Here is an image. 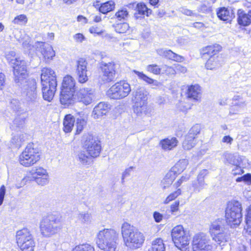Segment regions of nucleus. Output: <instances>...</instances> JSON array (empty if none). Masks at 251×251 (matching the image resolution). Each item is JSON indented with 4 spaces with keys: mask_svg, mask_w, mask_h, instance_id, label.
Instances as JSON below:
<instances>
[{
    "mask_svg": "<svg viewBox=\"0 0 251 251\" xmlns=\"http://www.w3.org/2000/svg\"><path fill=\"white\" fill-rule=\"evenodd\" d=\"M121 234L125 245L131 250L142 247L145 239L142 232L127 222H124L122 226Z\"/></svg>",
    "mask_w": 251,
    "mask_h": 251,
    "instance_id": "f257e3e1",
    "label": "nucleus"
},
{
    "mask_svg": "<svg viewBox=\"0 0 251 251\" xmlns=\"http://www.w3.org/2000/svg\"><path fill=\"white\" fill-rule=\"evenodd\" d=\"M82 148L87 154L80 152L78 155L79 161L83 164H87L88 159H94L100 155L101 146L100 140L92 133H86L83 136Z\"/></svg>",
    "mask_w": 251,
    "mask_h": 251,
    "instance_id": "f03ea898",
    "label": "nucleus"
},
{
    "mask_svg": "<svg viewBox=\"0 0 251 251\" xmlns=\"http://www.w3.org/2000/svg\"><path fill=\"white\" fill-rule=\"evenodd\" d=\"M41 83L42 92L44 100L51 101L56 91L57 77L55 72L50 68H44L41 70Z\"/></svg>",
    "mask_w": 251,
    "mask_h": 251,
    "instance_id": "7ed1b4c3",
    "label": "nucleus"
},
{
    "mask_svg": "<svg viewBox=\"0 0 251 251\" xmlns=\"http://www.w3.org/2000/svg\"><path fill=\"white\" fill-rule=\"evenodd\" d=\"M76 83L70 75H65L62 80L59 94V101L64 108H68L75 102Z\"/></svg>",
    "mask_w": 251,
    "mask_h": 251,
    "instance_id": "20e7f679",
    "label": "nucleus"
},
{
    "mask_svg": "<svg viewBox=\"0 0 251 251\" xmlns=\"http://www.w3.org/2000/svg\"><path fill=\"white\" fill-rule=\"evenodd\" d=\"M243 208L241 203L237 200H232L227 202L225 209V219L231 227L239 226L242 221Z\"/></svg>",
    "mask_w": 251,
    "mask_h": 251,
    "instance_id": "39448f33",
    "label": "nucleus"
},
{
    "mask_svg": "<svg viewBox=\"0 0 251 251\" xmlns=\"http://www.w3.org/2000/svg\"><path fill=\"white\" fill-rule=\"evenodd\" d=\"M118 233L113 229L104 228L97 235V247L103 251H115Z\"/></svg>",
    "mask_w": 251,
    "mask_h": 251,
    "instance_id": "423d86ee",
    "label": "nucleus"
},
{
    "mask_svg": "<svg viewBox=\"0 0 251 251\" xmlns=\"http://www.w3.org/2000/svg\"><path fill=\"white\" fill-rule=\"evenodd\" d=\"M40 230L45 237H50L60 232L63 228L61 216L49 214L44 217L40 223Z\"/></svg>",
    "mask_w": 251,
    "mask_h": 251,
    "instance_id": "0eeeda50",
    "label": "nucleus"
},
{
    "mask_svg": "<svg viewBox=\"0 0 251 251\" xmlns=\"http://www.w3.org/2000/svg\"><path fill=\"white\" fill-rule=\"evenodd\" d=\"M42 152L33 143L28 144L20 153L18 157L19 163L25 168L30 167L41 159Z\"/></svg>",
    "mask_w": 251,
    "mask_h": 251,
    "instance_id": "6e6552de",
    "label": "nucleus"
},
{
    "mask_svg": "<svg viewBox=\"0 0 251 251\" xmlns=\"http://www.w3.org/2000/svg\"><path fill=\"white\" fill-rule=\"evenodd\" d=\"M16 244L21 251H34L35 242L31 232L26 228L17 231Z\"/></svg>",
    "mask_w": 251,
    "mask_h": 251,
    "instance_id": "1a4fd4ad",
    "label": "nucleus"
},
{
    "mask_svg": "<svg viewBox=\"0 0 251 251\" xmlns=\"http://www.w3.org/2000/svg\"><path fill=\"white\" fill-rule=\"evenodd\" d=\"M131 91L130 84L126 80H120L108 89L106 95L110 99L118 100L126 97Z\"/></svg>",
    "mask_w": 251,
    "mask_h": 251,
    "instance_id": "9d476101",
    "label": "nucleus"
},
{
    "mask_svg": "<svg viewBox=\"0 0 251 251\" xmlns=\"http://www.w3.org/2000/svg\"><path fill=\"white\" fill-rule=\"evenodd\" d=\"M172 240L175 246L179 250L186 248L190 243L189 233L181 225H176L171 232Z\"/></svg>",
    "mask_w": 251,
    "mask_h": 251,
    "instance_id": "9b49d317",
    "label": "nucleus"
},
{
    "mask_svg": "<svg viewBox=\"0 0 251 251\" xmlns=\"http://www.w3.org/2000/svg\"><path fill=\"white\" fill-rule=\"evenodd\" d=\"M133 109L137 115L147 114L151 112L150 108L148 106V95L147 92L141 89H138L134 97Z\"/></svg>",
    "mask_w": 251,
    "mask_h": 251,
    "instance_id": "f8f14e48",
    "label": "nucleus"
},
{
    "mask_svg": "<svg viewBox=\"0 0 251 251\" xmlns=\"http://www.w3.org/2000/svg\"><path fill=\"white\" fill-rule=\"evenodd\" d=\"M221 221L217 220L212 223L209 229V234L213 241L220 245H224L228 240V236L222 229Z\"/></svg>",
    "mask_w": 251,
    "mask_h": 251,
    "instance_id": "ddd939ff",
    "label": "nucleus"
},
{
    "mask_svg": "<svg viewBox=\"0 0 251 251\" xmlns=\"http://www.w3.org/2000/svg\"><path fill=\"white\" fill-rule=\"evenodd\" d=\"M117 64L114 61L108 63L102 62L100 69L102 74V79L104 82H111L116 78L117 74Z\"/></svg>",
    "mask_w": 251,
    "mask_h": 251,
    "instance_id": "4468645a",
    "label": "nucleus"
},
{
    "mask_svg": "<svg viewBox=\"0 0 251 251\" xmlns=\"http://www.w3.org/2000/svg\"><path fill=\"white\" fill-rule=\"evenodd\" d=\"M193 251H214L212 245L209 244L205 235L202 233L195 235L192 242Z\"/></svg>",
    "mask_w": 251,
    "mask_h": 251,
    "instance_id": "2eb2a0df",
    "label": "nucleus"
},
{
    "mask_svg": "<svg viewBox=\"0 0 251 251\" xmlns=\"http://www.w3.org/2000/svg\"><path fill=\"white\" fill-rule=\"evenodd\" d=\"M12 68L15 81H19L28 76L26 63L24 60L16 58Z\"/></svg>",
    "mask_w": 251,
    "mask_h": 251,
    "instance_id": "dca6fc26",
    "label": "nucleus"
},
{
    "mask_svg": "<svg viewBox=\"0 0 251 251\" xmlns=\"http://www.w3.org/2000/svg\"><path fill=\"white\" fill-rule=\"evenodd\" d=\"M200 133V129L198 126H192L185 136L182 142V147L184 150H190L194 148L198 143V136Z\"/></svg>",
    "mask_w": 251,
    "mask_h": 251,
    "instance_id": "f3484780",
    "label": "nucleus"
},
{
    "mask_svg": "<svg viewBox=\"0 0 251 251\" xmlns=\"http://www.w3.org/2000/svg\"><path fill=\"white\" fill-rule=\"evenodd\" d=\"M87 66L88 62L85 58L80 57L76 61L75 73L78 82L80 84L85 83L88 81Z\"/></svg>",
    "mask_w": 251,
    "mask_h": 251,
    "instance_id": "a211bd4d",
    "label": "nucleus"
},
{
    "mask_svg": "<svg viewBox=\"0 0 251 251\" xmlns=\"http://www.w3.org/2000/svg\"><path fill=\"white\" fill-rule=\"evenodd\" d=\"M223 47L217 43L203 47L200 50V55L201 59L206 60L208 57L218 56L222 51Z\"/></svg>",
    "mask_w": 251,
    "mask_h": 251,
    "instance_id": "6ab92c4d",
    "label": "nucleus"
},
{
    "mask_svg": "<svg viewBox=\"0 0 251 251\" xmlns=\"http://www.w3.org/2000/svg\"><path fill=\"white\" fill-rule=\"evenodd\" d=\"M75 100L88 105L92 103L94 97V92L91 88L84 87L80 88L75 94Z\"/></svg>",
    "mask_w": 251,
    "mask_h": 251,
    "instance_id": "aec40b11",
    "label": "nucleus"
},
{
    "mask_svg": "<svg viewBox=\"0 0 251 251\" xmlns=\"http://www.w3.org/2000/svg\"><path fill=\"white\" fill-rule=\"evenodd\" d=\"M133 18L135 20L140 21L146 17H149L153 14L151 9L144 2H138L135 6Z\"/></svg>",
    "mask_w": 251,
    "mask_h": 251,
    "instance_id": "412c9836",
    "label": "nucleus"
},
{
    "mask_svg": "<svg viewBox=\"0 0 251 251\" xmlns=\"http://www.w3.org/2000/svg\"><path fill=\"white\" fill-rule=\"evenodd\" d=\"M32 179L38 185H45L49 182V175L47 170L42 167H36L34 171L30 172Z\"/></svg>",
    "mask_w": 251,
    "mask_h": 251,
    "instance_id": "4be33fe9",
    "label": "nucleus"
},
{
    "mask_svg": "<svg viewBox=\"0 0 251 251\" xmlns=\"http://www.w3.org/2000/svg\"><path fill=\"white\" fill-rule=\"evenodd\" d=\"M180 168V164L177 163L165 175L161 181L164 189L170 185L175 180L177 175L183 171V169H179Z\"/></svg>",
    "mask_w": 251,
    "mask_h": 251,
    "instance_id": "5701e85b",
    "label": "nucleus"
},
{
    "mask_svg": "<svg viewBox=\"0 0 251 251\" xmlns=\"http://www.w3.org/2000/svg\"><path fill=\"white\" fill-rule=\"evenodd\" d=\"M185 95L186 98L195 102H199L201 100V88L198 84L187 85L185 87Z\"/></svg>",
    "mask_w": 251,
    "mask_h": 251,
    "instance_id": "b1692460",
    "label": "nucleus"
},
{
    "mask_svg": "<svg viewBox=\"0 0 251 251\" xmlns=\"http://www.w3.org/2000/svg\"><path fill=\"white\" fill-rule=\"evenodd\" d=\"M100 2L99 0H96L93 2V5L101 14H107L114 11L115 8V2L112 0H107L101 3Z\"/></svg>",
    "mask_w": 251,
    "mask_h": 251,
    "instance_id": "393cba45",
    "label": "nucleus"
},
{
    "mask_svg": "<svg viewBox=\"0 0 251 251\" xmlns=\"http://www.w3.org/2000/svg\"><path fill=\"white\" fill-rule=\"evenodd\" d=\"M79 117L76 119L75 134H80L86 127L88 121V115L79 111L76 113Z\"/></svg>",
    "mask_w": 251,
    "mask_h": 251,
    "instance_id": "a878e982",
    "label": "nucleus"
},
{
    "mask_svg": "<svg viewBox=\"0 0 251 251\" xmlns=\"http://www.w3.org/2000/svg\"><path fill=\"white\" fill-rule=\"evenodd\" d=\"M40 46V52L43 56V59L48 61L53 59L55 55L52 47L49 44L41 42Z\"/></svg>",
    "mask_w": 251,
    "mask_h": 251,
    "instance_id": "bb28decb",
    "label": "nucleus"
},
{
    "mask_svg": "<svg viewBox=\"0 0 251 251\" xmlns=\"http://www.w3.org/2000/svg\"><path fill=\"white\" fill-rule=\"evenodd\" d=\"M178 144V141L176 137H167L160 141L159 145L162 149L165 151H171L175 148Z\"/></svg>",
    "mask_w": 251,
    "mask_h": 251,
    "instance_id": "cd10ccee",
    "label": "nucleus"
},
{
    "mask_svg": "<svg viewBox=\"0 0 251 251\" xmlns=\"http://www.w3.org/2000/svg\"><path fill=\"white\" fill-rule=\"evenodd\" d=\"M75 119L71 114L65 115L63 120V131L65 133H70L74 127Z\"/></svg>",
    "mask_w": 251,
    "mask_h": 251,
    "instance_id": "c85d7f7f",
    "label": "nucleus"
},
{
    "mask_svg": "<svg viewBox=\"0 0 251 251\" xmlns=\"http://www.w3.org/2000/svg\"><path fill=\"white\" fill-rule=\"evenodd\" d=\"M115 31L124 36H128L131 34L133 29L127 22H123L115 24L113 25Z\"/></svg>",
    "mask_w": 251,
    "mask_h": 251,
    "instance_id": "c756f323",
    "label": "nucleus"
},
{
    "mask_svg": "<svg viewBox=\"0 0 251 251\" xmlns=\"http://www.w3.org/2000/svg\"><path fill=\"white\" fill-rule=\"evenodd\" d=\"M237 21L239 25L247 26L251 24V10L246 13L243 10H239L237 13Z\"/></svg>",
    "mask_w": 251,
    "mask_h": 251,
    "instance_id": "7c9ffc66",
    "label": "nucleus"
},
{
    "mask_svg": "<svg viewBox=\"0 0 251 251\" xmlns=\"http://www.w3.org/2000/svg\"><path fill=\"white\" fill-rule=\"evenodd\" d=\"M37 83L34 79H28L25 86L26 95L29 97H34L37 94Z\"/></svg>",
    "mask_w": 251,
    "mask_h": 251,
    "instance_id": "2f4dec72",
    "label": "nucleus"
},
{
    "mask_svg": "<svg viewBox=\"0 0 251 251\" xmlns=\"http://www.w3.org/2000/svg\"><path fill=\"white\" fill-rule=\"evenodd\" d=\"M206 60L204 66L207 70H213L221 66V62L218 56L209 57Z\"/></svg>",
    "mask_w": 251,
    "mask_h": 251,
    "instance_id": "473e14b6",
    "label": "nucleus"
},
{
    "mask_svg": "<svg viewBox=\"0 0 251 251\" xmlns=\"http://www.w3.org/2000/svg\"><path fill=\"white\" fill-rule=\"evenodd\" d=\"M129 5H126L118 9L114 14V18L119 21H125L127 19L129 16V12L126 7Z\"/></svg>",
    "mask_w": 251,
    "mask_h": 251,
    "instance_id": "72a5a7b5",
    "label": "nucleus"
},
{
    "mask_svg": "<svg viewBox=\"0 0 251 251\" xmlns=\"http://www.w3.org/2000/svg\"><path fill=\"white\" fill-rule=\"evenodd\" d=\"M218 17L224 21H230L232 17V13L226 7H221L217 11Z\"/></svg>",
    "mask_w": 251,
    "mask_h": 251,
    "instance_id": "f704fd0d",
    "label": "nucleus"
},
{
    "mask_svg": "<svg viewBox=\"0 0 251 251\" xmlns=\"http://www.w3.org/2000/svg\"><path fill=\"white\" fill-rule=\"evenodd\" d=\"M148 251H165V246L163 240L160 238L155 239Z\"/></svg>",
    "mask_w": 251,
    "mask_h": 251,
    "instance_id": "c9c22d12",
    "label": "nucleus"
},
{
    "mask_svg": "<svg viewBox=\"0 0 251 251\" xmlns=\"http://www.w3.org/2000/svg\"><path fill=\"white\" fill-rule=\"evenodd\" d=\"M165 73L167 75H174L176 73V71H180L181 72H185L186 69L185 67L179 64L175 65L174 67L164 66Z\"/></svg>",
    "mask_w": 251,
    "mask_h": 251,
    "instance_id": "e433bc0d",
    "label": "nucleus"
},
{
    "mask_svg": "<svg viewBox=\"0 0 251 251\" xmlns=\"http://www.w3.org/2000/svg\"><path fill=\"white\" fill-rule=\"evenodd\" d=\"M28 22V18L25 14H22L14 17L12 23L15 25L25 26Z\"/></svg>",
    "mask_w": 251,
    "mask_h": 251,
    "instance_id": "4c0bfd02",
    "label": "nucleus"
},
{
    "mask_svg": "<svg viewBox=\"0 0 251 251\" xmlns=\"http://www.w3.org/2000/svg\"><path fill=\"white\" fill-rule=\"evenodd\" d=\"M108 109L107 104L104 102H100L94 108L96 114L98 115H105Z\"/></svg>",
    "mask_w": 251,
    "mask_h": 251,
    "instance_id": "58836bf2",
    "label": "nucleus"
},
{
    "mask_svg": "<svg viewBox=\"0 0 251 251\" xmlns=\"http://www.w3.org/2000/svg\"><path fill=\"white\" fill-rule=\"evenodd\" d=\"M182 194V191L180 188L176 189L175 191L171 193L165 199L163 203L165 204L169 203L170 202L175 200Z\"/></svg>",
    "mask_w": 251,
    "mask_h": 251,
    "instance_id": "ea45409f",
    "label": "nucleus"
},
{
    "mask_svg": "<svg viewBox=\"0 0 251 251\" xmlns=\"http://www.w3.org/2000/svg\"><path fill=\"white\" fill-rule=\"evenodd\" d=\"M71 251H95L93 246L89 244L83 243L75 246Z\"/></svg>",
    "mask_w": 251,
    "mask_h": 251,
    "instance_id": "a19ab883",
    "label": "nucleus"
},
{
    "mask_svg": "<svg viewBox=\"0 0 251 251\" xmlns=\"http://www.w3.org/2000/svg\"><path fill=\"white\" fill-rule=\"evenodd\" d=\"M134 72L140 79H142L148 84H154L155 82H156L155 80L148 76L143 72H139L137 71H134Z\"/></svg>",
    "mask_w": 251,
    "mask_h": 251,
    "instance_id": "79ce46f5",
    "label": "nucleus"
},
{
    "mask_svg": "<svg viewBox=\"0 0 251 251\" xmlns=\"http://www.w3.org/2000/svg\"><path fill=\"white\" fill-rule=\"evenodd\" d=\"M147 71L151 74L159 75L161 73L162 68L156 64H150L147 66Z\"/></svg>",
    "mask_w": 251,
    "mask_h": 251,
    "instance_id": "37998d69",
    "label": "nucleus"
},
{
    "mask_svg": "<svg viewBox=\"0 0 251 251\" xmlns=\"http://www.w3.org/2000/svg\"><path fill=\"white\" fill-rule=\"evenodd\" d=\"M237 182H244L247 184H251V174L247 173L236 179Z\"/></svg>",
    "mask_w": 251,
    "mask_h": 251,
    "instance_id": "c03bdc74",
    "label": "nucleus"
},
{
    "mask_svg": "<svg viewBox=\"0 0 251 251\" xmlns=\"http://www.w3.org/2000/svg\"><path fill=\"white\" fill-rule=\"evenodd\" d=\"M204 185V177L202 176L201 178H198L197 182L194 183L193 186L195 190L200 191L201 189L203 188Z\"/></svg>",
    "mask_w": 251,
    "mask_h": 251,
    "instance_id": "a18cd8bd",
    "label": "nucleus"
},
{
    "mask_svg": "<svg viewBox=\"0 0 251 251\" xmlns=\"http://www.w3.org/2000/svg\"><path fill=\"white\" fill-rule=\"evenodd\" d=\"M89 31L91 34L94 35H101L104 32V30L100 29V27L96 25H94L90 27Z\"/></svg>",
    "mask_w": 251,
    "mask_h": 251,
    "instance_id": "49530a36",
    "label": "nucleus"
},
{
    "mask_svg": "<svg viewBox=\"0 0 251 251\" xmlns=\"http://www.w3.org/2000/svg\"><path fill=\"white\" fill-rule=\"evenodd\" d=\"M244 173V170L239 165H236V167L232 170V175L233 176L242 175Z\"/></svg>",
    "mask_w": 251,
    "mask_h": 251,
    "instance_id": "de8ad7c7",
    "label": "nucleus"
},
{
    "mask_svg": "<svg viewBox=\"0 0 251 251\" xmlns=\"http://www.w3.org/2000/svg\"><path fill=\"white\" fill-rule=\"evenodd\" d=\"M6 193V188L4 185L0 187V205H2Z\"/></svg>",
    "mask_w": 251,
    "mask_h": 251,
    "instance_id": "09e8293b",
    "label": "nucleus"
},
{
    "mask_svg": "<svg viewBox=\"0 0 251 251\" xmlns=\"http://www.w3.org/2000/svg\"><path fill=\"white\" fill-rule=\"evenodd\" d=\"M179 201H176L170 206V211L172 213L177 212L179 210Z\"/></svg>",
    "mask_w": 251,
    "mask_h": 251,
    "instance_id": "8fccbe9b",
    "label": "nucleus"
},
{
    "mask_svg": "<svg viewBox=\"0 0 251 251\" xmlns=\"http://www.w3.org/2000/svg\"><path fill=\"white\" fill-rule=\"evenodd\" d=\"M163 55L169 59L172 60L173 55H174V52L171 50H166L163 52Z\"/></svg>",
    "mask_w": 251,
    "mask_h": 251,
    "instance_id": "3c124183",
    "label": "nucleus"
},
{
    "mask_svg": "<svg viewBox=\"0 0 251 251\" xmlns=\"http://www.w3.org/2000/svg\"><path fill=\"white\" fill-rule=\"evenodd\" d=\"M153 216L155 221L157 223L161 222L163 219V215L157 211L153 213Z\"/></svg>",
    "mask_w": 251,
    "mask_h": 251,
    "instance_id": "603ef678",
    "label": "nucleus"
},
{
    "mask_svg": "<svg viewBox=\"0 0 251 251\" xmlns=\"http://www.w3.org/2000/svg\"><path fill=\"white\" fill-rule=\"evenodd\" d=\"M74 39L76 42H82L85 39L84 36L80 33H78L74 35Z\"/></svg>",
    "mask_w": 251,
    "mask_h": 251,
    "instance_id": "864d4df0",
    "label": "nucleus"
},
{
    "mask_svg": "<svg viewBox=\"0 0 251 251\" xmlns=\"http://www.w3.org/2000/svg\"><path fill=\"white\" fill-rule=\"evenodd\" d=\"M186 180V178L185 176H182L179 179H178L175 183V187L176 189L179 188V187L181 186L182 183Z\"/></svg>",
    "mask_w": 251,
    "mask_h": 251,
    "instance_id": "5fc2aeb1",
    "label": "nucleus"
},
{
    "mask_svg": "<svg viewBox=\"0 0 251 251\" xmlns=\"http://www.w3.org/2000/svg\"><path fill=\"white\" fill-rule=\"evenodd\" d=\"M149 3L150 5L153 6L154 8H158L160 6L159 0H148Z\"/></svg>",
    "mask_w": 251,
    "mask_h": 251,
    "instance_id": "6e6d98bb",
    "label": "nucleus"
},
{
    "mask_svg": "<svg viewBox=\"0 0 251 251\" xmlns=\"http://www.w3.org/2000/svg\"><path fill=\"white\" fill-rule=\"evenodd\" d=\"M183 57L174 52V55H173L172 60L176 62H181L183 60Z\"/></svg>",
    "mask_w": 251,
    "mask_h": 251,
    "instance_id": "4d7b16f0",
    "label": "nucleus"
},
{
    "mask_svg": "<svg viewBox=\"0 0 251 251\" xmlns=\"http://www.w3.org/2000/svg\"><path fill=\"white\" fill-rule=\"evenodd\" d=\"M77 21L78 22H82L84 24H87L88 23V19L86 17L83 15H78L76 18Z\"/></svg>",
    "mask_w": 251,
    "mask_h": 251,
    "instance_id": "13d9d810",
    "label": "nucleus"
},
{
    "mask_svg": "<svg viewBox=\"0 0 251 251\" xmlns=\"http://www.w3.org/2000/svg\"><path fill=\"white\" fill-rule=\"evenodd\" d=\"M233 141V139L229 135H226L224 136L222 139V142L223 143H226L227 144H231Z\"/></svg>",
    "mask_w": 251,
    "mask_h": 251,
    "instance_id": "bf43d9fd",
    "label": "nucleus"
},
{
    "mask_svg": "<svg viewBox=\"0 0 251 251\" xmlns=\"http://www.w3.org/2000/svg\"><path fill=\"white\" fill-rule=\"evenodd\" d=\"M193 26L197 29H201L204 27V24L202 22H195L193 24Z\"/></svg>",
    "mask_w": 251,
    "mask_h": 251,
    "instance_id": "052dcab7",
    "label": "nucleus"
},
{
    "mask_svg": "<svg viewBox=\"0 0 251 251\" xmlns=\"http://www.w3.org/2000/svg\"><path fill=\"white\" fill-rule=\"evenodd\" d=\"M5 82V75L4 74L0 73V89H1V87L3 86Z\"/></svg>",
    "mask_w": 251,
    "mask_h": 251,
    "instance_id": "680f3d73",
    "label": "nucleus"
},
{
    "mask_svg": "<svg viewBox=\"0 0 251 251\" xmlns=\"http://www.w3.org/2000/svg\"><path fill=\"white\" fill-rule=\"evenodd\" d=\"M93 21L95 23H99L101 21V18L100 15H96L94 16Z\"/></svg>",
    "mask_w": 251,
    "mask_h": 251,
    "instance_id": "e2e57ef3",
    "label": "nucleus"
},
{
    "mask_svg": "<svg viewBox=\"0 0 251 251\" xmlns=\"http://www.w3.org/2000/svg\"><path fill=\"white\" fill-rule=\"evenodd\" d=\"M16 1L17 3L20 4H23L25 3V0H16Z\"/></svg>",
    "mask_w": 251,
    "mask_h": 251,
    "instance_id": "0e129e2a",
    "label": "nucleus"
},
{
    "mask_svg": "<svg viewBox=\"0 0 251 251\" xmlns=\"http://www.w3.org/2000/svg\"><path fill=\"white\" fill-rule=\"evenodd\" d=\"M4 28V25L1 23L0 22V32H2Z\"/></svg>",
    "mask_w": 251,
    "mask_h": 251,
    "instance_id": "69168bd1",
    "label": "nucleus"
},
{
    "mask_svg": "<svg viewBox=\"0 0 251 251\" xmlns=\"http://www.w3.org/2000/svg\"><path fill=\"white\" fill-rule=\"evenodd\" d=\"M193 104H191L187 108H186L187 109H190L191 108Z\"/></svg>",
    "mask_w": 251,
    "mask_h": 251,
    "instance_id": "338daca9",
    "label": "nucleus"
},
{
    "mask_svg": "<svg viewBox=\"0 0 251 251\" xmlns=\"http://www.w3.org/2000/svg\"><path fill=\"white\" fill-rule=\"evenodd\" d=\"M228 0L229 1H230L231 2H234L236 1V0Z\"/></svg>",
    "mask_w": 251,
    "mask_h": 251,
    "instance_id": "774afa93",
    "label": "nucleus"
}]
</instances>
